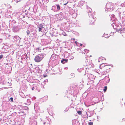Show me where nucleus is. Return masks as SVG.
Masks as SVG:
<instances>
[{
	"mask_svg": "<svg viewBox=\"0 0 125 125\" xmlns=\"http://www.w3.org/2000/svg\"><path fill=\"white\" fill-rule=\"evenodd\" d=\"M43 55L42 54H39L36 55L35 57L34 60L36 62H39L43 59Z\"/></svg>",
	"mask_w": 125,
	"mask_h": 125,
	"instance_id": "obj_1",
	"label": "nucleus"
},
{
	"mask_svg": "<svg viewBox=\"0 0 125 125\" xmlns=\"http://www.w3.org/2000/svg\"><path fill=\"white\" fill-rule=\"evenodd\" d=\"M38 28H39L38 31H39L42 32V30L43 28V25L42 24H40L38 25Z\"/></svg>",
	"mask_w": 125,
	"mask_h": 125,
	"instance_id": "obj_2",
	"label": "nucleus"
},
{
	"mask_svg": "<svg viewBox=\"0 0 125 125\" xmlns=\"http://www.w3.org/2000/svg\"><path fill=\"white\" fill-rule=\"evenodd\" d=\"M95 24V19L94 18H93L92 20H91V21L90 22V24L92 25H93Z\"/></svg>",
	"mask_w": 125,
	"mask_h": 125,
	"instance_id": "obj_3",
	"label": "nucleus"
},
{
	"mask_svg": "<svg viewBox=\"0 0 125 125\" xmlns=\"http://www.w3.org/2000/svg\"><path fill=\"white\" fill-rule=\"evenodd\" d=\"M68 60L65 59H63L61 60V62L62 63H65L67 62Z\"/></svg>",
	"mask_w": 125,
	"mask_h": 125,
	"instance_id": "obj_4",
	"label": "nucleus"
},
{
	"mask_svg": "<svg viewBox=\"0 0 125 125\" xmlns=\"http://www.w3.org/2000/svg\"><path fill=\"white\" fill-rule=\"evenodd\" d=\"M57 10L58 11L60 9V5L59 4H57Z\"/></svg>",
	"mask_w": 125,
	"mask_h": 125,
	"instance_id": "obj_5",
	"label": "nucleus"
},
{
	"mask_svg": "<svg viewBox=\"0 0 125 125\" xmlns=\"http://www.w3.org/2000/svg\"><path fill=\"white\" fill-rule=\"evenodd\" d=\"M107 89V87L106 86H105L104 87V92H106Z\"/></svg>",
	"mask_w": 125,
	"mask_h": 125,
	"instance_id": "obj_6",
	"label": "nucleus"
},
{
	"mask_svg": "<svg viewBox=\"0 0 125 125\" xmlns=\"http://www.w3.org/2000/svg\"><path fill=\"white\" fill-rule=\"evenodd\" d=\"M77 113L79 115H81L82 114V112L81 111H77Z\"/></svg>",
	"mask_w": 125,
	"mask_h": 125,
	"instance_id": "obj_7",
	"label": "nucleus"
},
{
	"mask_svg": "<svg viewBox=\"0 0 125 125\" xmlns=\"http://www.w3.org/2000/svg\"><path fill=\"white\" fill-rule=\"evenodd\" d=\"M26 32L28 35H29V34L30 33V32L29 30H28L26 31Z\"/></svg>",
	"mask_w": 125,
	"mask_h": 125,
	"instance_id": "obj_8",
	"label": "nucleus"
},
{
	"mask_svg": "<svg viewBox=\"0 0 125 125\" xmlns=\"http://www.w3.org/2000/svg\"><path fill=\"white\" fill-rule=\"evenodd\" d=\"M93 122H90L88 124L89 125H93Z\"/></svg>",
	"mask_w": 125,
	"mask_h": 125,
	"instance_id": "obj_9",
	"label": "nucleus"
},
{
	"mask_svg": "<svg viewBox=\"0 0 125 125\" xmlns=\"http://www.w3.org/2000/svg\"><path fill=\"white\" fill-rule=\"evenodd\" d=\"M107 35V34H104V37L105 38H108L109 37V36H106Z\"/></svg>",
	"mask_w": 125,
	"mask_h": 125,
	"instance_id": "obj_10",
	"label": "nucleus"
},
{
	"mask_svg": "<svg viewBox=\"0 0 125 125\" xmlns=\"http://www.w3.org/2000/svg\"><path fill=\"white\" fill-rule=\"evenodd\" d=\"M10 99L11 100V102H13V98L12 97H11L10 98Z\"/></svg>",
	"mask_w": 125,
	"mask_h": 125,
	"instance_id": "obj_11",
	"label": "nucleus"
},
{
	"mask_svg": "<svg viewBox=\"0 0 125 125\" xmlns=\"http://www.w3.org/2000/svg\"><path fill=\"white\" fill-rule=\"evenodd\" d=\"M3 57V55H0V59H1Z\"/></svg>",
	"mask_w": 125,
	"mask_h": 125,
	"instance_id": "obj_12",
	"label": "nucleus"
},
{
	"mask_svg": "<svg viewBox=\"0 0 125 125\" xmlns=\"http://www.w3.org/2000/svg\"><path fill=\"white\" fill-rule=\"evenodd\" d=\"M68 3V2H67L66 3H64L63 4V5H66Z\"/></svg>",
	"mask_w": 125,
	"mask_h": 125,
	"instance_id": "obj_13",
	"label": "nucleus"
},
{
	"mask_svg": "<svg viewBox=\"0 0 125 125\" xmlns=\"http://www.w3.org/2000/svg\"><path fill=\"white\" fill-rule=\"evenodd\" d=\"M75 40V39L74 38L71 39V40Z\"/></svg>",
	"mask_w": 125,
	"mask_h": 125,
	"instance_id": "obj_14",
	"label": "nucleus"
},
{
	"mask_svg": "<svg viewBox=\"0 0 125 125\" xmlns=\"http://www.w3.org/2000/svg\"><path fill=\"white\" fill-rule=\"evenodd\" d=\"M34 88L33 87L32 88V90H34Z\"/></svg>",
	"mask_w": 125,
	"mask_h": 125,
	"instance_id": "obj_15",
	"label": "nucleus"
},
{
	"mask_svg": "<svg viewBox=\"0 0 125 125\" xmlns=\"http://www.w3.org/2000/svg\"><path fill=\"white\" fill-rule=\"evenodd\" d=\"M39 50V48H38L36 49V50Z\"/></svg>",
	"mask_w": 125,
	"mask_h": 125,
	"instance_id": "obj_16",
	"label": "nucleus"
},
{
	"mask_svg": "<svg viewBox=\"0 0 125 125\" xmlns=\"http://www.w3.org/2000/svg\"><path fill=\"white\" fill-rule=\"evenodd\" d=\"M80 46H82V45H83V44H80Z\"/></svg>",
	"mask_w": 125,
	"mask_h": 125,
	"instance_id": "obj_17",
	"label": "nucleus"
},
{
	"mask_svg": "<svg viewBox=\"0 0 125 125\" xmlns=\"http://www.w3.org/2000/svg\"><path fill=\"white\" fill-rule=\"evenodd\" d=\"M75 43H77V42L76 41V42H75Z\"/></svg>",
	"mask_w": 125,
	"mask_h": 125,
	"instance_id": "obj_18",
	"label": "nucleus"
},
{
	"mask_svg": "<svg viewBox=\"0 0 125 125\" xmlns=\"http://www.w3.org/2000/svg\"><path fill=\"white\" fill-rule=\"evenodd\" d=\"M90 56V57H92V56L91 55Z\"/></svg>",
	"mask_w": 125,
	"mask_h": 125,
	"instance_id": "obj_19",
	"label": "nucleus"
},
{
	"mask_svg": "<svg viewBox=\"0 0 125 125\" xmlns=\"http://www.w3.org/2000/svg\"><path fill=\"white\" fill-rule=\"evenodd\" d=\"M26 56H27V54H26Z\"/></svg>",
	"mask_w": 125,
	"mask_h": 125,
	"instance_id": "obj_20",
	"label": "nucleus"
}]
</instances>
